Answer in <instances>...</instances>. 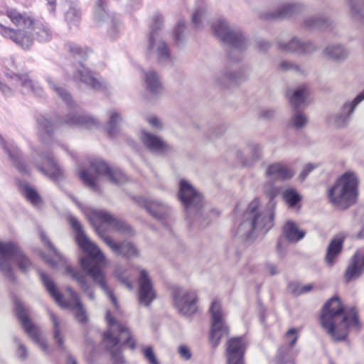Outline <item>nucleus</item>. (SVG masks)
<instances>
[{
	"label": "nucleus",
	"instance_id": "50",
	"mask_svg": "<svg viewBox=\"0 0 364 364\" xmlns=\"http://www.w3.org/2000/svg\"><path fill=\"white\" fill-rule=\"evenodd\" d=\"M191 18L193 26L196 28H199L205 18V8L203 6L197 8L193 12Z\"/></svg>",
	"mask_w": 364,
	"mask_h": 364
},
{
	"label": "nucleus",
	"instance_id": "28",
	"mask_svg": "<svg viewBox=\"0 0 364 364\" xmlns=\"http://www.w3.org/2000/svg\"><path fill=\"white\" fill-rule=\"evenodd\" d=\"M0 146L8 154L14 166L22 173H27L28 168L21 159V152L14 143L5 141L0 135Z\"/></svg>",
	"mask_w": 364,
	"mask_h": 364
},
{
	"label": "nucleus",
	"instance_id": "62",
	"mask_svg": "<svg viewBox=\"0 0 364 364\" xmlns=\"http://www.w3.org/2000/svg\"><path fill=\"white\" fill-rule=\"evenodd\" d=\"M148 123L151 126L152 128L156 129H162L163 124L161 120L155 116H149L146 119Z\"/></svg>",
	"mask_w": 364,
	"mask_h": 364
},
{
	"label": "nucleus",
	"instance_id": "7",
	"mask_svg": "<svg viewBox=\"0 0 364 364\" xmlns=\"http://www.w3.org/2000/svg\"><path fill=\"white\" fill-rule=\"evenodd\" d=\"M40 276L46 290L61 308L70 309L73 311L75 319L79 323H84L87 321L88 316L86 310L85 309L79 296L73 289L71 287H67V291L70 294V298L68 300H65L49 275L41 272Z\"/></svg>",
	"mask_w": 364,
	"mask_h": 364
},
{
	"label": "nucleus",
	"instance_id": "9",
	"mask_svg": "<svg viewBox=\"0 0 364 364\" xmlns=\"http://www.w3.org/2000/svg\"><path fill=\"white\" fill-rule=\"evenodd\" d=\"M178 198L184 208L186 220L201 226L203 206L201 195L188 181L182 179L179 184Z\"/></svg>",
	"mask_w": 364,
	"mask_h": 364
},
{
	"label": "nucleus",
	"instance_id": "53",
	"mask_svg": "<svg viewBox=\"0 0 364 364\" xmlns=\"http://www.w3.org/2000/svg\"><path fill=\"white\" fill-rule=\"evenodd\" d=\"M38 131L41 134H50L53 130V125L46 117H42L38 119Z\"/></svg>",
	"mask_w": 364,
	"mask_h": 364
},
{
	"label": "nucleus",
	"instance_id": "23",
	"mask_svg": "<svg viewBox=\"0 0 364 364\" xmlns=\"http://www.w3.org/2000/svg\"><path fill=\"white\" fill-rule=\"evenodd\" d=\"M75 81L83 82L92 89L102 90L107 87L106 83L101 79H97L94 75L80 63L76 68V72L73 75Z\"/></svg>",
	"mask_w": 364,
	"mask_h": 364
},
{
	"label": "nucleus",
	"instance_id": "12",
	"mask_svg": "<svg viewBox=\"0 0 364 364\" xmlns=\"http://www.w3.org/2000/svg\"><path fill=\"white\" fill-rule=\"evenodd\" d=\"M210 312L211 316V329L210 341L213 347L219 345L220 339L229 333V328L225 323V314L220 302L215 300L212 302Z\"/></svg>",
	"mask_w": 364,
	"mask_h": 364
},
{
	"label": "nucleus",
	"instance_id": "33",
	"mask_svg": "<svg viewBox=\"0 0 364 364\" xmlns=\"http://www.w3.org/2000/svg\"><path fill=\"white\" fill-rule=\"evenodd\" d=\"M323 55L335 62H343L347 59L348 52L343 45L335 43L327 46L323 50Z\"/></svg>",
	"mask_w": 364,
	"mask_h": 364
},
{
	"label": "nucleus",
	"instance_id": "58",
	"mask_svg": "<svg viewBox=\"0 0 364 364\" xmlns=\"http://www.w3.org/2000/svg\"><path fill=\"white\" fill-rule=\"evenodd\" d=\"M4 67L6 70H7V72L6 73V75L8 77L10 78V75L12 73H15L14 72V70L16 68V64L14 59V58L10 57L8 58H5L4 60Z\"/></svg>",
	"mask_w": 364,
	"mask_h": 364
},
{
	"label": "nucleus",
	"instance_id": "57",
	"mask_svg": "<svg viewBox=\"0 0 364 364\" xmlns=\"http://www.w3.org/2000/svg\"><path fill=\"white\" fill-rule=\"evenodd\" d=\"M298 339V333L296 328L289 329L285 334V341L292 347L295 345Z\"/></svg>",
	"mask_w": 364,
	"mask_h": 364
},
{
	"label": "nucleus",
	"instance_id": "43",
	"mask_svg": "<svg viewBox=\"0 0 364 364\" xmlns=\"http://www.w3.org/2000/svg\"><path fill=\"white\" fill-rule=\"evenodd\" d=\"M81 19V11L75 4H71L65 13V20L70 27L77 26Z\"/></svg>",
	"mask_w": 364,
	"mask_h": 364
},
{
	"label": "nucleus",
	"instance_id": "31",
	"mask_svg": "<svg viewBox=\"0 0 364 364\" xmlns=\"http://www.w3.org/2000/svg\"><path fill=\"white\" fill-rule=\"evenodd\" d=\"M10 79L16 85L21 87V92L24 94L34 93L40 95L41 93L40 88L35 89L34 83L27 73H12L10 75Z\"/></svg>",
	"mask_w": 364,
	"mask_h": 364
},
{
	"label": "nucleus",
	"instance_id": "5",
	"mask_svg": "<svg viewBox=\"0 0 364 364\" xmlns=\"http://www.w3.org/2000/svg\"><path fill=\"white\" fill-rule=\"evenodd\" d=\"M106 320L109 330L104 334L103 343L112 358L117 362H122L123 356L119 341H124L132 350L136 348V340L132 337L129 328L115 320L109 311H107Z\"/></svg>",
	"mask_w": 364,
	"mask_h": 364
},
{
	"label": "nucleus",
	"instance_id": "55",
	"mask_svg": "<svg viewBox=\"0 0 364 364\" xmlns=\"http://www.w3.org/2000/svg\"><path fill=\"white\" fill-rule=\"evenodd\" d=\"M40 237L43 244L48 247H49L53 252L56 258L60 262H64L65 259L63 256L53 247V245H52V243L50 242V241L48 240V238L43 232H40Z\"/></svg>",
	"mask_w": 364,
	"mask_h": 364
},
{
	"label": "nucleus",
	"instance_id": "27",
	"mask_svg": "<svg viewBox=\"0 0 364 364\" xmlns=\"http://www.w3.org/2000/svg\"><path fill=\"white\" fill-rule=\"evenodd\" d=\"M364 272V248L356 251L346 270L345 280L348 282L356 279Z\"/></svg>",
	"mask_w": 364,
	"mask_h": 364
},
{
	"label": "nucleus",
	"instance_id": "13",
	"mask_svg": "<svg viewBox=\"0 0 364 364\" xmlns=\"http://www.w3.org/2000/svg\"><path fill=\"white\" fill-rule=\"evenodd\" d=\"M14 306L16 316L26 333L35 343L40 346L42 350L46 352L48 349V343L44 338H41L39 328L28 316V310L26 306L18 299L14 300Z\"/></svg>",
	"mask_w": 364,
	"mask_h": 364
},
{
	"label": "nucleus",
	"instance_id": "6",
	"mask_svg": "<svg viewBox=\"0 0 364 364\" xmlns=\"http://www.w3.org/2000/svg\"><path fill=\"white\" fill-rule=\"evenodd\" d=\"M95 171L99 176H102L114 184L122 185L127 181L124 173L117 168L110 167L105 161L95 160L90 164L89 169H82L79 171V177L85 186L93 191H100L98 177L92 174Z\"/></svg>",
	"mask_w": 364,
	"mask_h": 364
},
{
	"label": "nucleus",
	"instance_id": "35",
	"mask_svg": "<svg viewBox=\"0 0 364 364\" xmlns=\"http://www.w3.org/2000/svg\"><path fill=\"white\" fill-rule=\"evenodd\" d=\"M65 123L70 126H79L86 129L97 127L100 124L97 119L90 116L82 115L78 112L69 115Z\"/></svg>",
	"mask_w": 364,
	"mask_h": 364
},
{
	"label": "nucleus",
	"instance_id": "17",
	"mask_svg": "<svg viewBox=\"0 0 364 364\" xmlns=\"http://www.w3.org/2000/svg\"><path fill=\"white\" fill-rule=\"evenodd\" d=\"M90 220L95 225V220L109 225L115 231L125 235H132V228L125 222L119 220L106 210H94L91 213Z\"/></svg>",
	"mask_w": 364,
	"mask_h": 364
},
{
	"label": "nucleus",
	"instance_id": "60",
	"mask_svg": "<svg viewBox=\"0 0 364 364\" xmlns=\"http://www.w3.org/2000/svg\"><path fill=\"white\" fill-rule=\"evenodd\" d=\"M235 78V75L233 73L228 74H218L216 76V80L219 84L227 85L228 82H232Z\"/></svg>",
	"mask_w": 364,
	"mask_h": 364
},
{
	"label": "nucleus",
	"instance_id": "36",
	"mask_svg": "<svg viewBox=\"0 0 364 364\" xmlns=\"http://www.w3.org/2000/svg\"><path fill=\"white\" fill-rule=\"evenodd\" d=\"M348 16L356 23H364V0H347Z\"/></svg>",
	"mask_w": 364,
	"mask_h": 364
},
{
	"label": "nucleus",
	"instance_id": "49",
	"mask_svg": "<svg viewBox=\"0 0 364 364\" xmlns=\"http://www.w3.org/2000/svg\"><path fill=\"white\" fill-rule=\"evenodd\" d=\"M46 80L48 82L50 87L56 92V94L61 97L65 102L69 103L71 100L70 95L62 87H58L51 77L48 76Z\"/></svg>",
	"mask_w": 364,
	"mask_h": 364
},
{
	"label": "nucleus",
	"instance_id": "26",
	"mask_svg": "<svg viewBox=\"0 0 364 364\" xmlns=\"http://www.w3.org/2000/svg\"><path fill=\"white\" fill-rule=\"evenodd\" d=\"M279 48L285 52L302 54L311 53L316 50V47L313 42L302 41L297 38H293L287 43L279 42Z\"/></svg>",
	"mask_w": 364,
	"mask_h": 364
},
{
	"label": "nucleus",
	"instance_id": "21",
	"mask_svg": "<svg viewBox=\"0 0 364 364\" xmlns=\"http://www.w3.org/2000/svg\"><path fill=\"white\" fill-rule=\"evenodd\" d=\"M139 138L144 146L153 153L164 155L173 150L172 146L163 139L148 131L142 130Z\"/></svg>",
	"mask_w": 364,
	"mask_h": 364
},
{
	"label": "nucleus",
	"instance_id": "20",
	"mask_svg": "<svg viewBox=\"0 0 364 364\" xmlns=\"http://www.w3.org/2000/svg\"><path fill=\"white\" fill-rule=\"evenodd\" d=\"M98 235L104 242L117 255H122L127 258H135L139 257V250L130 242H116L108 235H101L99 229H97Z\"/></svg>",
	"mask_w": 364,
	"mask_h": 364
},
{
	"label": "nucleus",
	"instance_id": "64",
	"mask_svg": "<svg viewBox=\"0 0 364 364\" xmlns=\"http://www.w3.org/2000/svg\"><path fill=\"white\" fill-rule=\"evenodd\" d=\"M178 353L185 360H189L191 358V352L189 348L185 346L178 347Z\"/></svg>",
	"mask_w": 364,
	"mask_h": 364
},
{
	"label": "nucleus",
	"instance_id": "48",
	"mask_svg": "<svg viewBox=\"0 0 364 364\" xmlns=\"http://www.w3.org/2000/svg\"><path fill=\"white\" fill-rule=\"evenodd\" d=\"M307 118L304 114L296 110L290 120V125L296 129H299L306 126Z\"/></svg>",
	"mask_w": 364,
	"mask_h": 364
},
{
	"label": "nucleus",
	"instance_id": "19",
	"mask_svg": "<svg viewBox=\"0 0 364 364\" xmlns=\"http://www.w3.org/2000/svg\"><path fill=\"white\" fill-rule=\"evenodd\" d=\"M137 297L139 304L144 306H149L156 297L152 282L145 269L140 271Z\"/></svg>",
	"mask_w": 364,
	"mask_h": 364
},
{
	"label": "nucleus",
	"instance_id": "25",
	"mask_svg": "<svg viewBox=\"0 0 364 364\" xmlns=\"http://www.w3.org/2000/svg\"><path fill=\"white\" fill-rule=\"evenodd\" d=\"M0 33L4 37L12 40L23 49L29 48L33 44V38L27 31L14 30L0 25Z\"/></svg>",
	"mask_w": 364,
	"mask_h": 364
},
{
	"label": "nucleus",
	"instance_id": "34",
	"mask_svg": "<svg viewBox=\"0 0 364 364\" xmlns=\"http://www.w3.org/2000/svg\"><path fill=\"white\" fill-rule=\"evenodd\" d=\"M146 90L151 95L156 96L163 92V86L159 75L154 70L144 73Z\"/></svg>",
	"mask_w": 364,
	"mask_h": 364
},
{
	"label": "nucleus",
	"instance_id": "22",
	"mask_svg": "<svg viewBox=\"0 0 364 364\" xmlns=\"http://www.w3.org/2000/svg\"><path fill=\"white\" fill-rule=\"evenodd\" d=\"M304 9V6L299 2H287L282 4L275 12L261 14L260 17L264 19L289 18L302 13Z\"/></svg>",
	"mask_w": 364,
	"mask_h": 364
},
{
	"label": "nucleus",
	"instance_id": "4",
	"mask_svg": "<svg viewBox=\"0 0 364 364\" xmlns=\"http://www.w3.org/2000/svg\"><path fill=\"white\" fill-rule=\"evenodd\" d=\"M359 180L352 171L342 174L328 190L330 203L341 210H346L355 204L358 196Z\"/></svg>",
	"mask_w": 364,
	"mask_h": 364
},
{
	"label": "nucleus",
	"instance_id": "29",
	"mask_svg": "<svg viewBox=\"0 0 364 364\" xmlns=\"http://www.w3.org/2000/svg\"><path fill=\"white\" fill-rule=\"evenodd\" d=\"M106 8L105 0H97L95 11V21L99 23L107 21L112 29V34L114 35L117 33L115 30H117L119 23L114 17L108 14Z\"/></svg>",
	"mask_w": 364,
	"mask_h": 364
},
{
	"label": "nucleus",
	"instance_id": "39",
	"mask_svg": "<svg viewBox=\"0 0 364 364\" xmlns=\"http://www.w3.org/2000/svg\"><path fill=\"white\" fill-rule=\"evenodd\" d=\"M142 205L153 217L158 220L165 218L168 214V208L162 203L143 199Z\"/></svg>",
	"mask_w": 364,
	"mask_h": 364
},
{
	"label": "nucleus",
	"instance_id": "14",
	"mask_svg": "<svg viewBox=\"0 0 364 364\" xmlns=\"http://www.w3.org/2000/svg\"><path fill=\"white\" fill-rule=\"evenodd\" d=\"M7 16L16 26H23L25 28L32 27L39 41L46 42L51 39V31L43 23L36 22L26 14H21L15 10L8 11Z\"/></svg>",
	"mask_w": 364,
	"mask_h": 364
},
{
	"label": "nucleus",
	"instance_id": "16",
	"mask_svg": "<svg viewBox=\"0 0 364 364\" xmlns=\"http://www.w3.org/2000/svg\"><path fill=\"white\" fill-rule=\"evenodd\" d=\"M364 100V90L353 100H346L341 107L339 111L332 114L329 119V123L337 127H346L350 119V115L353 113L356 106Z\"/></svg>",
	"mask_w": 364,
	"mask_h": 364
},
{
	"label": "nucleus",
	"instance_id": "41",
	"mask_svg": "<svg viewBox=\"0 0 364 364\" xmlns=\"http://www.w3.org/2000/svg\"><path fill=\"white\" fill-rule=\"evenodd\" d=\"M66 271L70 274L72 278L77 282L80 288L87 294L90 299L94 300L95 294L91 286L87 283L85 277L82 273L75 271L70 266H67Z\"/></svg>",
	"mask_w": 364,
	"mask_h": 364
},
{
	"label": "nucleus",
	"instance_id": "52",
	"mask_svg": "<svg viewBox=\"0 0 364 364\" xmlns=\"http://www.w3.org/2000/svg\"><path fill=\"white\" fill-rule=\"evenodd\" d=\"M141 352L149 364H159L152 347L143 346H141Z\"/></svg>",
	"mask_w": 364,
	"mask_h": 364
},
{
	"label": "nucleus",
	"instance_id": "24",
	"mask_svg": "<svg viewBox=\"0 0 364 364\" xmlns=\"http://www.w3.org/2000/svg\"><path fill=\"white\" fill-rule=\"evenodd\" d=\"M246 343L242 337L232 338L228 341V364H243Z\"/></svg>",
	"mask_w": 364,
	"mask_h": 364
},
{
	"label": "nucleus",
	"instance_id": "46",
	"mask_svg": "<svg viewBox=\"0 0 364 364\" xmlns=\"http://www.w3.org/2000/svg\"><path fill=\"white\" fill-rule=\"evenodd\" d=\"M22 191L26 198L32 204L38 206L41 204L42 200L37 191L28 185H25Z\"/></svg>",
	"mask_w": 364,
	"mask_h": 364
},
{
	"label": "nucleus",
	"instance_id": "54",
	"mask_svg": "<svg viewBox=\"0 0 364 364\" xmlns=\"http://www.w3.org/2000/svg\"><path fill=\"white\" fill-rule=\"evenodd\" d=\"M275 364H294V363L288 352L283 348H281L279 349Z\"/></svg>",
	"mask_w": 364,
	"mask_h": 364
},
{
	"label": "nucleus",
	"instance_id": "38",
	"mask_svg": "<svg viewBox=\"0 0 364 364\" xmlns=\"http://www.w3.org/2000/svg\"><path fill=\"white\" fill-rule=\"evenodd\" d=\"M343 240L344 236L339 235L329 243L326 255V262L329 266L334 264L336 256L341 252Z\"/></svg>",
	"mask_w": 364,
	"mask_h": 364
},
{
	"label": "nucleus",
	"instance_id": "51",
	"mask_svg": "<svg viewBox=\"0 0 364 364\" xmlns=\"http://www.w3.org/2000/svg\"><path fill=\"white\" fill-rule=\"evenodd\" d=\"M282 197L285 202L287 203L291 207H294L301 199L299 194H297L296 191L291 188L284 191Z\"/></svg>",
	"mask_w": 364,
	"mask_h": 364
},
{
	"label": "nucleus",
	"instance_id": "30",
	"mask_svg": "<svg viewBox=\"0 0 364 364\" xmlns=\"http://www.w3.org/2000/svg\"><path fill=\"white\" fill-rule=\"evenodd\" d=\"M266 175L272 181H284L291 178L294 172L286 164L274 163L267 167Z\"/></svg>",
	"mask_w": 364,
	"mask_h": 364
},
{
	"label": "nucleus",
	"instance_id": "44",
	"mask_svg": "<svg viewBox=\"0 0 364 364\" xmlns=\"http://www.w3.org/2000/svg\"><path fill=\"white\" fill-rule=\"evenodd\" d=\"M12 341L16 356L21 360H26L29 355L28 348L23 341L16 336H13Z\"/></svg>",
	"mask_w": 364,
	"mask_h": 364
},
{
	"label": "nucleus",
	"instance_id": "8",
	"mask_svg": "<svg viewBox=\"0 0 364 364\" xmlns=\"http://www.w3.org/2000/svg\"><path fill=\"white\" fill-rule=\"evenodd\" d=\"M15 262L22 272L28 271L32 263L16 244L0 241V271L10 279H14L11 264Z\"/></svg>",
	"mask_w": 364,
	"mask_h": 364
},
{
	"label": "nucleus",
	"instance_id": "47",
	"mask_svg": "<svg viewBox=\"0 0 364 364\" xmlns=\"http://www.w3.org/2000/svg\"><path fill=\"white\" fill-rule=\"evenodd\" d=\"M48 313L50 316V318L52 321L53 329H54V338L59 346H63V337L61 333V329L60 326V322L58 317L53 314L51 311L48 310Z\"/></svg>",
	"mask_w": 364,
	"mask_h": 364
},
{
	"label": "nucleus",
	"instance_id": "11",
	"mask_svg": "<svg viewBox=\"0 0 364 364\" xmlns=\"http://www.w3.org/2000/svg\"><path fill=\"white\" fill-rule=\"evenodd\" d=\"M162 17L160 15L153 16L150 23V34L147 52L154 54L159 63H166L170 60V54L167 45L160 39L158 31L162 25Z\"/></svg>",
	"mask_w": 364,
	"mask_h": 364
},
{
	"label": "nucleus",
	"instance_id": "15",
	"mask_svg": "<svg viewBox=\"0 0 364 364\" xmlns=\"http://www.w3.org/2000/svg\"><path fill=\"white\" fill-rule=\"evenodd\" d=\"M33 159L38 170L50 179L55 181L63 177V170L50 153L36 152L33 155Z\"/></svg>",
	"mask_w": 364,
	"mask_h": 364
},
{
	"label": "nucleus",
	"instance_id": "18",
	"mask_svg": "<svg viewBox=\"0 0 364 364\" xmlns=\"http://www.w3.org/2000/svg\"><path fill=\"white\" fill-rule=\"evenodd\" d=\"M173 299L176 308L184 316H190L197 310V296L194 291L176 289L173 292Z\"/></svg>",
	"mask_w": 364,
	"mask_h": 364
},
{
	"label": "nucleus",
	"instance_id": "3",
	"mask_svg": "<svg viewBox=\"0 0 364 364\" xmlns=\"http://www.w3.org/2000/svg\"><path fill=\"white\" fill-rule=\"evenodd\" d=\"M322 327L335 341L344 340L350 328H360L357 312L354 308L344 309L340 299L333 296L323 307L321 316Z\"/></svg>",
	"mask_w": 364,
	"mask_h": 364
},
{
	"label": "nucleus",
	"instance_id": "42",
	"mask_svg": "<svg viewBox=\"0 0 364 364\" xmlns=\"http://www.w3.org/2000/svg\"><path fill=\"white\" fill-rule=\"evenodd\" d=\"M109 121L107 125V132L109 135H115L119 130V125L122 119L120 114L114 109H110L108 112Z\"/></svg>",
	"mask_w": 364,
	"mask_h": 364
},
{
	"label": "nucleus",
	"instance_id": "2",
	"mask_svg": "<svg viewBox=\"0 0 364 364\" xmlns=\"http://www.w3.org/2000/svg\"><path fill=\"white\" fill-rule=\"evenodd\" d=\"M69 223L75 231V240L78 246L88 255L89 257H83L80 259L82 269L97 284L116 309L118 308L117 298L112 291L108 288L105 279V274L102 270V266L105 263V256L99 247L92 242L82 229L80 223L73 216L69 218Z\"/></svg>",
	"mask_w": 364,
	"mask_h": 364
},
{
	"label": "nucleus",
	"instance_id": "59",
	"mask_svg": "<svg viewBox=\"0 0 364 364\" xmlns=\"http://www.w3.org/2000/svg\"><path fill=\"white\" fill-rule=\"evenodd\" d=\"M68 49L69 52H70L73 55H79L82 59L86 58L87 56L88 55L87 51L82 50L80 47H79L78 46H77L74 43L68 44Z\"/></svg>",
	"mask_w": 364,
	"mask_h": 364
},
{
	"label": "nucleus",
	"instance_id": "45",
	"mask_svg": "<svg viewBox=\"0 0 364 364\" xmlns=\"http://www.w3.org/2000/svg\"><path fill=\"white\" fill-rule=\"evenodd\" d=\"M250 159L244 161L245 165H250L262 156V147L257 143H250L247 148Z\"/></svg>",
	"mask_w": 364,
	"mask_h": 364
},
{
	"label": "nucleus",
	"instance_id": "63",
	"mask_svg": "<svg viewBox=\"0 0 364 364\" xmlns=\"http://www.w3.org/2000/svg\"><path fill=\"white\" fill-rule=\"evenodd\" d=\"M279 68L282 70L287 71V70H294L296 72H299L300 69L298 65L292 64L287 61H283L280 63Z\"/></svg>",
	"mask_w": 364,
	"mask_h": 364
},
{
	"label": "nucleus",
	"instance_id": "61",
	"mask_svg": "<svg viewBox=\"0 0 364 364\" xmlns=\"http://www.w3.org/2000/svg\"><path fill=\"white\" fill-rule=\"evenodd\" d=\"M124 274L125 272L123 271L122 269H119L116 271V276L117 277V278L121 281L122 284H124V286L127 289L132 290L133 288L132 283L129 280V279Z\"/></svg>",
	"mask_w": 364,
	"mask_h": 364
},
{
	"label": "nucleus",
	"instance_id": "1",
	"mask_svg": "<svg viewBox=\"0 0 364 364\" xmlns=\"http://www.w3.org/2000/svg\"><path fill=\"white\" fill-rule=\"evenodd\" d=\"M279 188L268 185L265 186L264 193L269 199L265 210L260 208L258 198L252 200L244 213L242 221L237 228L236 235L242 240L253 239L256 234L264 230L268 231L274 224L275 197L279 194Z\"/></svg>",
	"mask_w": 364,
	"mask_h": 364
},
{
	"label": "nucleus",
	"instance_id": "32",
	"mask_svg": "<svg viewBox=\"0 0 364 364\" xmlns=\"http://www.w3.org/2000/svg\"><path fill=\"white\" fill-rule=\"evenodd\" d=\"M303 26L309 30L326 31L333 28V22L323 16H312L304 21Z\"/></svg>",
	"mask_w": 364,
	"mask_h": 364
},
{
	"label": "nucleus",
	"instance_id": "37",
	"mask_svg": "<svg viewBox=\"0 0 364 364\" xmlns=\"http://www.w3.org/2000/svg\"><path fill=\"white\" fill-rule=\"evenodd\" d=\"M285 238L291 242H296L304 237L306 232L293 221L288 220L282 228Z\"/></svg>",
	"mask_w": 364,
	"mask_h": 364
},
{
	"label": "nucleus",
	"instance_id": "10",
	"mask_svg": "<svg viewBox=\"0 0 364 364\" xmlns=\"http://www.w3.org/2000/svg\"><path fill=\"white\" fill-rule=\"evenodd\" d=\"M211 28L218 38L231 46L230 55L232 58L246 49L247 41L240 30L230 27L225 19L216 20Z\"/></svg>",
	"mask_w": 364,
	"mask_h": 364
},
{
	"label": "nucleus",
	"instance_id": "56",
	"mask_svg": "<svg viewBox=\"0 0 364 364\" xmlns=\"http://www.w3.org/2000/svg\"><path fill=\"white\" fill-rule=\"evenodd\" d=\"M184 30L185 23L181 21L176 24L173 31L174 40L176 43H179L183 39V33Z\"/></svg>",
	"mask_w": 364,
	"mask_h": 364
},
{
	"label": "nucleus",
	"instance_id": "40",
	"mask_svg": "<svg viewBox=\"0 0 364 364\" xmlns=\"http://www.w3.org/2000/svg\"><path fill=\"white\" fill-rule=\"evenodd\" d=\"M309 94V90L307 86L302 85L293 92L289 90L287 93L291 104L296 108L306 102V98Z\"/></svg>",
	"mask_w": 364,
	"mask_h": 364
}]
</instances>
